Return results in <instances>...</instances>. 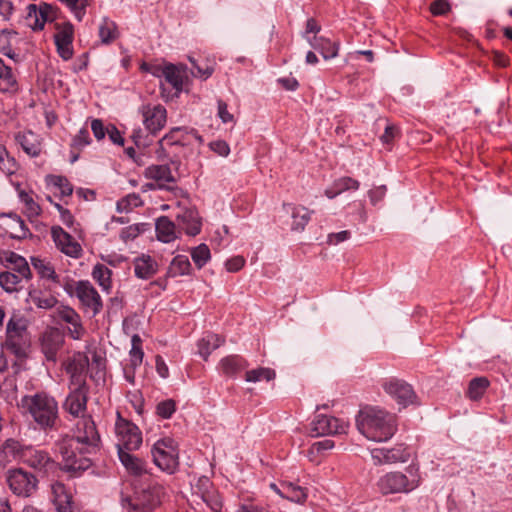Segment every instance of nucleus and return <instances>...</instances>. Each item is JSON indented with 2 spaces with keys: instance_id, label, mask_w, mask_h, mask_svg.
Returning a JSON list of instances; mask_svg holds the SVG:
<instances>
[{
  "instance_id": "1",
  "label": "nucleus",
  "mask_w": 512,
  "mask_h": 512,
  "mask_svg": "<svg viewBox=\"0 0 512 512\" xmlns=\"http://www.w3.org/2000/svg\"><path fill=\"white\" fill-rule=\"evenodd\" d=\"M100 442V434L92 416L82 415L76 424L75 435L60 443L59 452L63 459L61 470L71 478L80 477L92 466L87 455L95 453Z\"/></svg>"
},
{
  "instance_id": "2",
  "label": "nucleus",
  "mask_w": 512,
  "mask_h": 512,
  "mask_svg": "<svg viewBox=\"0 0 512 512\" xmlns=\"http://www.w3.org/2000/svg\"><path fill=\"white\" fill-rule=\"evenodd\" d=\"M356 426L361 434L375 442H385L398 429L397 416L385 410L366 407L359 411Z\"/></svg>"
},
{
  "instance_id": "3",
  "label": "nucleus",
  "mask_w": 512,
  "mask_h": 512,
  "mask_svg": "<svg viewBox=\"0 0 512 512\" xmlns=\"http://www.w3.org/2000/svg\"><path fill=\"white\" fill-rule=\"evenodd\" d=\"M21 406L41 429H56L59 420L58 403L52 396L45 392L26 395L21 399Z\"/></svg>"
},
{
  "instance_id": "4",
  "label": "nucleus",
  "mask_w": 512,
  "mask_h": 512,
  "mask_svg": "<svg viewBox=\"0 0 512 512\" xmlns=\"http://www.w3.org/2000/svg\"><path fill=\"white\" fill-rule=\"evenodd\" d=\"M165 488L158 482L134 486L132 494L121 493L120 503L128 512H153L162 502Z\"/></svg>"
},
{
  "instance_id": "5",
  "label": "nucleus",
  "mask_w": 512,
  "mask_h": 512,
  "mask_svg": "<svg viewBox=\"0 0 512 512\" xmlns=\"http://www.w3.org/2000/svg\"><path fill=\"white\" fill-rule=\"evenodd\" d=\"M190 138H194L199 143L203 142V138L198 131L186 127H173L159 141L158 148L155 153L160 161H169L174 166H179L180 159L178 153L173 148L184 147L191 144Z\"/></svg>"
},
{
  "instance_id": "6",
  "label": "nucleus",
  "mask_w": 512,
  "mask_h": 512,
  "mask_svg": "<svg viewBox=\"0 0 512 512\" xmlns=\"http://www.w3.org/2000/svg\"><path fill=\"white\" fill-rule=\"evenodd\" d=\"M3 449L5 453L13 454L24 464L44 473L54 471L58 466V463L46 451L31 446L22 447L18 441L13 439L6 440Z\"/></svg>"
},
{
  "instance_id": "7",
  "label": "nucleus",
  "mask_w": 512,
  "mask_h": 512,
  "mask_svg": "<svg viewBox=\"0 0 512 512\" xmlns=\"http://www.w3.org/2000/svg\"><path fill=\"white\" fill-rule=\"evenodd\" d=\"M31 345V337L28 332L27 320L24 317L13 315L6 326V339L3 347L23 360L28 356Z\"/></svg>"
},
{
  "instance_id": "8",
  "label": "nucleus",
  "mask_w": 512,
  "mask_h": 512,
  "mask_svg": "<svg viewBox=\"0 0 512 512\" xmlns=\"http://www.w3.org/2000/svg\"><path fill=\"white\" fill-rule=\"evenodd\" d=\"M407 474L400 471H392L381 476L377 481V487L381 494L409 493L420 485L418 469L409 466Z\"/></svg>"
},
{
  "instance_id": "9",
  "label": "nucleus",
  "mask_w": 512,
  "mask_h": 512,
  "mask_svg": "<svg viewBox=\"0 0 512 512\" xmlns=\"http://www.w3.org/2000/svg\"><path fill=\"white\" fill-rule=\"evenodd\" d=\"M153 463L163 472L174 474L179 467V452L172 438L159 439L151 448Z\"/></svg>"
},
{
  "instance_id": "10",
  "label": "nucleus",
  "mask_w": 512,
  "mask_h": 512,
  "mask_svg": "<svg viewBox=\"0 0 512 512\" xmlns=\"http://www.w3.org/2000/svg\"><path fill=\"white\" fill-rule=\"evenodd\" d=\"M6 483L12 493L20 497H30L38 487L36 476L22 468L9 469Z\"/></svg>"
},
{
  "instance_id": "11",
  "label": "nucleus",
  "mask_w": 512,
  "mask_h": 512,
  "mask_svg": "<svg viewBox=\"0 0 512 512\" xmlns=\"http://www.w3.org/2000/svg\"><path fill=\"white\" fill-rule=\"evenodd\" d=\"M115 430L118 437V443L116 444L117 453L119 448L124 451L139 449L142 444V433L138 426L118 414Z\"/></svg>"
},
{
  "instance_id": "12",
  "label": "nucleus",
  "mask_w": 512,
  "mask_h": 512,
  "mask_svg": "<svg viewBox=\"0 0 512 512\" xmlns=\"http://www.w3.org/2000/svg\"><path fill=\"white\" fill-rule=\"evenodd\" d=\"M382 388L397 402L399 409L414 404L417 398L412 386L406 381L396 377L385 379L382 382Z\"/></svg>"
},
{
  "instance_id": "13",
  "label": "nucleus",
  "mask_w": 512,
  "mask_h": 512,
  "mask_svg": "<svg viewBox=\"0 0 512 512\" xmlns=\"http://www.w3.org/2000/svg\"><path fill=\"white\" fill-rule=\"evenodd\" d=\"M139 114L142 116V122L151 136H156L166 125L167 110L161 104H143L138 109Z\"/></svg>"
},
{
  "instance_id": "14",
  "label": "nucleus",
  "mask_w": 512,
  "mask_h": 512,
  "mask_svg": "<svg viewBox=\"0 0 512 512\" xmlns=\"http://www.w3.org/2000/svg\"><path fill=\"white\" fill-rule=\"evenodd\" d=\"M57 32L54 35V43L58 55L68 61L73 57L74 26L71 22L55 23Z\"/></svg>"
},
{
  "instance_id": "15",
  "label": "nucleus",
  "mask_w": 512,
  "mask_h": 512,
  "mask_svg": "<svg viewBox=\"0 0 512 512\" xmlns=\"http://www.w3.org/2000/svg\"><path fill=\"white\" fill-rule=\"evenodd\" d=\"M75 295L85 308L91 310L92 317L101 312L103 308L101 296L88 280H80L76 283Z\"/></svg>"
},
{
  "instance_id": "16",
  "label": "nucleus",
  "mask_w": 512,
  "mask_h": 512,
  "mask_svg": "<svg viewBox=\"0 0 512 512\" xmlns=\"http://www.w3.org/2000/svg\"><path fill=\"white\" fill-rule=\"evenodd\" d=\"M371 455L376 465H382L406 462L409 460L411 453L409 447L401 443L392 448L373 449Z\"/></svg>"
},
{
  "instance_id": "17",
  "label": "nucleus",
  "mask_w": 512,
  "mask_h": 512,
  "mask_svg": "<svg viewBox=\"0 0 512 512\" xmlns=\"http://www.w3.org/2000/svg\"><path fill=\"white\" fill-rule=\"evenodd\" d=\"M89 367V359L86 355H79L65 364V371L70 377V388H89L86 375Z\"/></svg>"
},
{
  "instance_id": "18",
  "label": "nucleus",
  "mask_w": 512,
  "mask_h": 512,
  "mask_svg": "<svg viewBox=\"0 0 512 512\" xmlns=\"http://www.w3.org/2000/svg\"><path fill=\"white\" fill-rule=\"evenodd\" d=\"M64 344V335L57 328L46 329L40 338V347L47 361L56 362Z\"/></svg>"
},
{
  "instance_id": "19",
  "label": "nucleus",
  "mask_w": 512,
  "mask_h": 512,
  "mask_svg": "<svg viewBox=\"0 0 512 512\" xmlns=\"http://www.w3.org/2000/svg\"><path fill=\"white\" fill-rule=\"evenodd\" d=\"M347 427L348 425L344 421L336 417L319 414L312 422L311 431L314 436L342 434L346 433Z\"/></svg>"
},
{
  "instance_id": "20",
  "label": "nucleus",
  "mask_w": 512,
  "mask_h": 512,
  "mask_svg": "<svg viewBox=\"0 0 512 512\" xmlns=\"http://www.w3.org/2000/svg\"><path fill=\"white\" fill-rule=\"evenodd\" d=\"M89 388H70L63 409L73 417H80L86 411Z\"/></svg>"
},
{
  "instance_id": "21",
  "label": "nucleus",
  "mask_w": 512,
  "mask_h": 512,
  "mask_svg": "<svg viewBox=\"0 0 512 512\" xmlns=\"http://www.w3.org/2000/svg\"><path fill=\"white\" fill-rule=\"evenodd\" d=\"M51 236L55 245L66 255L78 258L81 255L82 248L80 244L74 241L73 237L60 226L51 228Z\"/></svg>"
},
{
  "instance_id": "22",
  "label": "nucleus",
  "mask_w": 512,
  "mask_h": 512,
  "mask_svg": "<svg viewBox=\"0 0 512 512\" xmlns=\"http://www.w3.org/2000/svg\"><path fill=\"white\" fill-rule=\"evenodd\" d=\"M248 366V361L237 354L223 357L218 364L221 374L229 378H236Z\"/></svg>"
},
{
  "instance_id": "23",
  "label": "nucleus",
  "mask_w": 512,
  "mask_h": 512,
  "mask_svg": "<svg viewBox=\"0 0 512 512\" xmlns=\"http://www.w3.org/2000/svg\"><path fill=\"white\" fill-rule=\"evenodd\" d=\"M0 262L11 264L13 270L20 274V276H22L24 279L29 280L32 278V273L28 262L23 256L17 254L16 252L10 250L0 251Z\"/></svg>"
},
{
  "instance_id": "24",
  "label": "nucleus",
  "mask_w": 512,
  "mask_h": 512,
  "mask_svg": "<svg viewBox=\"0 0 512 512\" xmlns=\"http://www.w3.org/2000/svg\"><path fill=\"white\" fill-rule=\"evenodd\" d=\"M15 140L27 155L31 157H38L40 155L41 141L36 133L31 130L19 132L15 136Z\"/></svg>"
},
{
  "instance_id": "25",
  "label": "nucleus",
  "mask_w": 512,
  "mask_h": 512,
  "mask_svg": "<svg viewBox=\"0 0 512 512\" xmlns=\"http://www.w3.org/2000/svg\"><path fill=\"white\" fill-rule=\"evenodd\" d=\"M135 276L147 280L153 277L158 271L157 262L149 255L142 254L133 261Z\"/></svg>"
},
{
  "instance_id": "26",
  "label": "nucleus",
  "mask_w": 512,
  "mask_h": 512,
  "mask_svg": "<svg viewBox=\"0 0 512 512\" xmlns=\"http://www.w3.org/2000/svg\"><path fill=\"white\" fill-rule=\"evenodd\" d=\"M129 452L130 451L121 450L120 448L118 452L119 460L126 470L134 476H141L148 473L146 469L147 463Z\"/></svg>"
},
{
  "instance_id": "27",
  "label": "nucleus",
  "mask_w": 512,
  "mask_h": 512,
  "mask_svg": "<svg viewBox=\"0 0 512 512\" xmlns=\"http://www.w3.org/2000/svg\"><path fill=\"white\" fill-rule=\"evenodd\" d=\"M177 219L184 226L187 235L196 236L200 233L202 223L195 209H185L182 214L177 216Z\"/></svg>"
},
{
  "instance_id": "28",
  "label": "nucleus",
  "mask_w": 512,
  "mask_h": 512,
  "mask_svg": "<svg viewBox=\"0 0 512 512\" xmlns=\"http://www.w3.org/2000/svg\"><path fill=\"white\" fill-rule=\"evenodd\" d=\"M310 45L313 49L318 51L325 60L333 59L338 55V41H331L323 36H314L313 39L310 40Z\"/></svg>"
},
{
  "instance_id": "29",
  "label": "nucleus",
  "mask_w": 512,
  "mask_h": 512,
  "mask_svg": "<svg viewBox=\"0 0 512 512\" xmlns=\"http://www.w3.org/2000/svg\"><path fill=\"white\" fill-rule=\"evenodd\" d=\"M360 182L352 177L344 176L333 181L332 185L325 189L324 194L329 198L333 199L341 193L349 190H358Z\"/></svg>"
},
{
  "instance_id": "30",
  "label": "nucleus",
  "mask_w": 512,
  "mask_h": 512,
  "mask_svg": "<svg viewBox=\"0 0 512 512\" xmlns=\"http://www.w3.org/2000/svg\"><path fill=\"white\" fill-rule=\"evenodd\" d=\"M224 343V339L218 334L207 333L197 342L199 355L207 361L211 353Z\"/></svg>"
},
{
  "instance_id": "31",
  "label": "nucleus",
  "mask_w": 512,
  "mask_h": 512,
  "mask_svg": "<svg viewBox=\"0 0 512 512\" xmlns=\"http://www.w3.org/2000/svg\"><path fill=\"white\" fill-rule=\"evenodd\" d=\"M0 91L4 93H15L18 91V83L12 71L0 58Z\"/></svg>"
},
{
  "instance_id": "32",
  "label": "nucleus",
  "mask_w": 512,
  "mask_h": 512,
  "mask_svg": "<svg viewBox=\"0 0 512 512\" xmlns=\"http://www.w3.org/2000/svg\"><path fill=\"white\" fill-rule=\"evenodd\" d=\"M157 239L164 243H169L176 238L175 224L167 217L161 216L155 223Z\"/></svg>"
},
{
  "instance_id": "33",
  "label": "nucleus",
  "mask_w": 512,
  "mask_h": 512,
  "mask_svg": "<svg viewBox=\"0 0 512 512\" xmlns=\"http://www.w3.org/2000/svg\"><path fill=\"white\" fill-rule=\"evenodd\" d=\"M31 265L36 270L40 278L50 280L56 284L60 283L59 276L56 274L54 266L39 257H31Z\"/></svg>"
},
{
  "instance_id": "34",
  "label": "nucleus",
  "mask_w": 512,
  "mask_h": 512,
  "mask_svg": "<svg viewBox=\"0 0 512 512\" xmlns=\"http://www.w3.org/2000/svg\"><path fill=\"white\" fill-rule=\"evenodd\" d=\"M183 72V70L172 63L165 65L164 79L175 90V96H178L182 92Z\"/></svg>"
},
{
  "instance_id": "35",
  "label": "nucleus",
  "mask_w": 512,
  "mask_h": 512,
  "mask_svg": "<svg viewBox=\"0 0 512 512\" xmlns=\"http://www.w3.org/2000/svg\"><path fill=\"white\" fill-rule=\"evenodd\" d=\"M192 270L191 263L186 255L175 256L167 271L168 277H177L183 275H190Z\"/></svg>"
},
{
  "instance_id": "36",
  "label": "nucleus",
  "mask_w": 512,
  "mask_h": 512,
  "mask_svg": "<svg viewBox=\"0 0 512 512\" xmlns=\"http://www.w3.org/2000/svg\"><path fill=\"white\" fill-rule=\"evenodd\" d=\"M313 211H310L308 208L298 205L292 207V225L291 228L294 231H303L306 225L309 223L311 219Z\"/></svg>"
},
{
  "instance_id": "37",
  "label": "nucleus",
  "mask_w": 512,
  "mask_h": 512,
  "mask_svg": "<svg viewBox=\"0 0 512 512\" xmlns=\"http://www.w3.org/2000/svg\"><path fill=\"white\" fill-rule=\"evenodd\" d=\"M145 176L148 179H153L157 182H175V178L172 175L171 168L168 164L162 165H151L146 168Z\"/></svg>"
},
{
  "instance_id": "38",
  "label": "nucleus",
  "mask_w": 512,
  "mask_h": 512,
  "mask_svg": "<svg viewBox=\"0 0 512 512\" xmlns=\"http://www.w3.org/2000/svg\"><path fill=\"white\" fill-rule=\"evenodd\" d=\"M489 385L486 377H475L469 382L466 395L470 400L477 401L483 397Z\"/></svg>"
},
{
  "instance_id": "39",
  "label": "nucleus",
  "mask_w": 512,
  "mask_h": 512,
  "mask_svg": "<svg viewBox=\"0 0 512 512\" xmlns=\"http://www.w3.org/2000/svg\"><path fill=\"white\" fill-rule=\"evenodd\" d=\"M28 299L38 308L46 310L53 308L58 302L56 297L37 289L29 291Z\"/></svg>"
},
{
  "instance_id": "40",
  "label": "nucleus",
  "mask_w": 512,
  "mask_h": 512,
  "mask_svg": "<svg viewBox=\"0 0 512 512\" xmlns=\"http://www.w3.org/2000/svg\"><path fill=\"white\" fill-rule=\"evenodd\" d=\"M281 492L283 493L284 499H288L296 503H302L307 498V494L304 489L292 482H282Z\"/></svg>"
},
{
  "instance_id": "41",
  "label": "nucleus",
  "mask_w": 512,
  "mask_h": 512,
  "mask_svg": "<svg viewBox=\"0 0 512 512\" xmlns=\"http://www.w3.org/2000/svg\"><path fill=\"white\" fill-rule=\"evenodd\" d=\"M112 271L101 263H97L92 270V277L98 285L105 291H108L112 286Z\"/></svg>"
},
{
  "instance_id": "42",
  "label": "nucleus",
  "mask_w": 512,
  "mask_h": 512,
  "mask_svg": "<svg viewBox=\"0 0 512 512\" xmlns=\"http://www.w3.org/2000/svg\"><path fill=\"white\" fill-rule=\"evenodd\" d=\"M51 9V4L41 2L38 5L37 18L32 23H28V26L35 32L42 31L45 27L46 22H54L55 16L50 17L47 14V10Z\"/></svg>"
},
{
  "instance_id": "43",
  "label": "nucleus",
  "mask_w": 512,
  "mask_h": 512,
  "mask_svg": "<svg viewBox=\"0 0 512 512\" xmlns=\"http://www.w3.org/2000/svg\"><path fill=\"white\" fill-rule=\"evenodd\" d=\"M99 37L104 44H110L118 37L115 22L104 18L99 26Z\"/></svg>"
},
{
  "instance_id": "44",
  "label": "nucleus",
  "mask_w": 512,
  "mask_h": 512,
  "mask_svg": "<svg viewBox=\"0 0 512 512\" xmlns=\"http://www.w3.org/2000/svg\"><path fill=\"white\" fill-rule=\"evenodd\" d=\"M131 350L129 352V361L132 367L137 368L141 365L144 357L142 349V339L138 334H134L131 339Z\"/></svg>"
},
{
  "instance_id": "45",
  "label": "nucleus",
  "mask_w": 512,
  "mask_h": 512,
  "mask_svg": "<svg viewBox=\"0 0 512 512\" xmlns=\"http://www.w3.org/2000/svg\"><path fill=\"white\" fill-rule=\"evenodd\" d=\"M17 34L18 33L16 31L9 29H2L0 31V52L10 59H15L18 57V55L12 50L11 45L12 36Z\"/></svg>"
},
{
  "instance_id": "46",
  "label": "nucleus",
  "mask_w": 512,
  "mask_h": 512,
  "mask_svg": "<svg viewBox=\"0 0 512 512\" xmlns=\"http://www.w3.org/2000/svg\"><path fill=\"white\" fill-rule=\"evenodd\" d=\"M191 258L198 269L203 268L211 258L209 247L202 243L191 251Z\"/></svg>"
},
{
  "instance_id": "47",
  "label": "nucleus",
  "mask_w": 512,
  "mask_h": 512,
  "mask_svg": "<svg viewBox=\"0 0 512 512\" xmlns=\"http://www.w3.org/2000/svg\"><path fill=\"white\" fill-rule=\"evenodd\" d=\"M276 373L271 368L259 367L257 369H252L246 371L245 380L247 382H258L262 379L266 381H271L275 378Z\"/></svg>"
},
{
  "instance_id": "48",
  "label": "nucleus",
  "mask_w": 512,
  "mask_h": 512,
  "mask_svg": "<svg viewBox=\"0 0 512 512\" xmlns=\"http://www.w3.org/2000/svg\"><path fill=\"white\" fill-rule=\"evenodd\" d=\"M23 277L20 274L12 272H1L0 273V286L9 293L18 290V285Z\"/></svg>"
},
{
  "instance_id": "49",
  "label": "nucleus",
  "mask_w": 512,
  "mask_h": 512,
  "mask_svg": "<svg viewBox=\"0 0 512 512\" xmlns=\"http://www.w3.org/2000/svg\"><path fill=\"white\" fill-rule=\"evenodd\" d=\"M150 229V224L148 223H137L130 225L128 227H125L121 230L120 238L124 242H128L130 240H134L136 237H138L140 234L145 233Z\"/></svg>"
},
{
  "instance_id": "50",
  "label": "nucleus",
  "mask_w": 512,
  "mask_h": 512,
  "mask_svg": "<svg viewBox=\"0 0 512 512\" xmlns=\"http://www.w3.org/2000/svg\"><path fill=\"white\" fill-rule=\"evenodd\" d=\"M0 170L6 175H12L17 170V162L10 157L6 147L0 143Z\"/></svg>"
},
{
  "instance_id": "51",
  "label": "nucleus",
  "mask_w": 512,
  "mask_h": 512,
  "mask_svg": "<svg viewBox=\"0 0 512 512\" xmlns=\"http://www.w3.org/2000/svg\"><path fill=\"white\" fill-rule=\"evenodd\" d=\"M53 502L56 505L68 504L72 500L71 493L67 490L65 485L61 482H55L51 485Z\"/></svg>"
},
{
  "instance_id": "52",
  "label": "nucleus",
  "mask_w": 512,
  "mask_h": 512,
  "mask_svg": "<svg viewBox=\"0 0 512 512\" xmlns=\"http://www.w3.org/2000/svg\"><path fill=\"white\" fill-rule=\"evenodd\" d=\"M19 199L22 203H24L26 208V213L29 217H37L41 213L40 205L34 201L30 193L21 190L19 191Z\"/></svg>"
},
{
  "instance_id": "53",
  "label": "nucleus",
  "mask_w": 512,
  "mask_h": 512,
  "mask_svg": "<svg viewBox=\"0 0 512 512\" xmlns=\"http://www.w3.org/2000/svg\"><path fill=\"white\" fill-rule=\"evenodd\" d=\"M50 183L59 189L61 196H70L73 193V186L65 176L49 175Z\"/></svg>"
},
{
  "instance_id": "54",
  "label": "nucleus",
  "mask_w": 512,
  "mask_h": 512,
  "mask_svg": "<svg viewBox=\"0 0 512 512\" xmlns=\"http://www.w3.org/2000/svg\"><path fill=\"white\" fill-rule=\"evenodd\" d=\"M142 203L143 202L138 194L131 193L117 202V210L119 212H128L133 208L141 206Z\"/></svg>"
},
{
  "instance_id": "55",
  "label": "nucleus",
  "mask_w": 512,
  "mask_h": 512,
  "mask_svg": "<svg viewBox=\"0 0 512 512\" xmlns=\"http://www.w3.org/2000/svg\"><path fill=\"white\" fill-rule=\"evenodd\" d=\"M176 411V402L166 399L156 405V414L162 419H170Z\"/></svg>"
},
{
  "instance_id": "56",
  "label": "nucleus",
  "mask_w": 512,
  "mask_h": 512,
  "mask_svg": "<svg viewBox=\"0 0 512 512\" xmlns=\"http://www.w3.org/2000/svg\"><path fill=\"white\" fill-rule=\"evenodd\" d=\"M152 137L151 134H149L147 131H145V128L144 129H141V128H138V129H135L131 135V138L134 142V144L137 146V147H148L151 143H152Z\"/></svg>"
},
{
  "instance_id": "57",
  "label": "nucleus",
  "mask_w": 512,
  "mask_h": 512,
  "mask_svg": "<svg viewBox=\"0 0 512 512\" xmlns=\"http://www.w3.org/2000/svg\"><path fill=\"white\" fill-rule=\"evenodd\" d=\"M91 142V138L89 135V131L87 128L83 127L79 130V132L72 139L71 147L73 149L81 150L85 146L89 145Z\"/></svg>"
},
{
  "instance_id": "58",
  "label": "nucleus",
  "mask_w": 512,
  "mask_h": 512,
  "mask_svg": "<svg viewBox=\"0 0 512 512\" xmlns=\"http://www.w3.org/2000/svg\"><path fill=\"white\" fill-rule=\"evenodd\" d=\"M202 499L213 511H221L222 501L218 493L206 491L202 494Z\"/></svg>"
},
{
  "instance_id": "59",
  "label": "nucleus",
  "mask_w": 512,
  "mask_h": 512,
  "mask_svg": "<svg viewBox=\"0 0 512 512\" xmlns=\"http://www.w3.org/2000/svg\"><path fill=\"white\" fill-rule=\"evenodd\" d=\"M450 9V4L446 0H435L430 5V11L435 16L445 15Z\"/></svg>"
},
{
  "instance_id": "60",
  "label": "nucleus",
  "mask_w": 512,
  "mask_h": 512,
  "mask_svg": "<svg viewBox=\"0 0 512 512\" xmlns=\"http://www.w3.org/2000/svg\"><path fill=\"white\" fill-rule=\"evenodd\" d=\"M334 445V441L330 439H324L322 441L315 442L308 451L309 456H312L315 453H321L323 451L330 450L334 447Z\"/></svg>"
},
{
  "instance_id": "61",
  "label": "nucleus",
  "mask_w": 512,
  "mask_h": 512,
  "mask_svg": "<svg viewBox=\"0 0 512 512\" xmlns=\"http://www.w3.org/2000/svg\"><path fill=\"white\" fill-rule=\"evenodd\" d=\"M192 65H193L192 74L195 77H201L203 79H207L212 75V73L214 71L213 67H211L207 64L205 65V67H202L200 64L192 61Z\"/></svg>"
},
{
  "instance_id": "62",
  "label": "nucleus",
  "mask_w": 512,
  "mask_h": 512,
  "mask_svg": "<svg viewBox=\"0 0 512 512\" xmlns=\"http://www.w3.org/2000/svg\"><path fill=\"white\" fill-rule=\"evenodd\" d=\"M91 130L93 132L94 137L97 140H102L105 138L107 134L106 127L104 126L101 119H93L91 122Z\"/></svg>"
},
{
  "instance_id": "63",
  "label": "nucleus",
  "mask_w": 512,
  "mask_h": 512,
  "mask_svg": "<svg viewBox=\"0 0 512 512\" xmlns=\"http://www.w3.org/2000/svg\"><path fill=\"white\" fill-rule=\"evenodd\" d=\"M386 191L387 188L385 185H381L369 190L368 196L370 198L372 205H376L377 203L382 201L383 198L385 197Z\"/></svg>"
},
{
  "instance_id": "64",
  "label": "nucleus",
  "mask_w": 512,
  "mask_h": 512,
  "mask_svg": "<svg viewBox=\"0 0 512 512\" xmlns=\"http://www.w3.org/2000/svg\"><path fill=\"white\" fill-rule=\"evenodd\" d=\"M106 130H107V135L113 144H116L119 146L124 145V138L115 125L110 124L109 126L106 127Z\"/></svg>"
}]
</instances>
